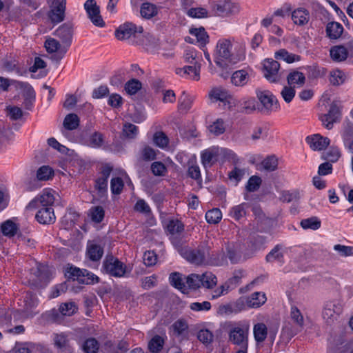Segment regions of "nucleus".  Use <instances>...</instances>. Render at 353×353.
Returning a JSON list of instances; mask_svg holds the SVG:
<instances>
[{"instance_id":"obj_1","label":"nucleus","mask_w":353,"mask_h":353,"mask_svg":"<svg viewBox=\"0 0 353 353\" xmlns=\"http://www.w3.org/2000/svg\"><path fill=\"white\" fill-rule=\"evenodd\" d=\"M73 32L72 26L65 23L54 32V35L59 40L52 37L46 39L44 47L47 52L52 54V60L59 61L65 57L72 44Z\"/></svg>"},{"instance_id":"obj_2","label":"nucleus","mask_w":353,"mask_h":353,"mask_svg":"<svg viewBox=\"0 0 353 353\" xmlns=\"http://www.w3.org/2000/svg\"><path fill=\"white\" fill-rule=\"evenodd\" d=\"M216 54L215 62L222 68H227L229 64H234L241 59V57L234 54L232 41L228 39L219 40L216 47Z\"/></svg>"},{"instance_id":"obj_3","label":"nucleus","mask_w":353,"mask_h":353,"mask_svg":"<svg viewBox=\"0 0 353 353\" xmlns=\"http://www.w3.org/2000/svg\"><path fill=\"white\" fill-rule=\"evenodd\" d=\"M256 95L260 102L257 107V110L260 112L269 114L279 109V104L278 100L270 90L257 88L256 90Z\"/></svg>"},{"instance_id":"obj_4","label":"nucleus","mask_w":353,"mask_h":353,"mask_svg":"<svg viewBox=\"0 0 353 353\" xmlns=\"http://www.w3.org/2000/svg\"><path fill=\"white\" fill-rule=\"evenodd\" d=\"M249 326L237 325L232 327L229 332V341L239 347L248 348Z\"/></svg>"},{"instance_id":"obj_5","label":"nucleus","mask_w":353,"mask_h":353,"mask_svg":"<svg viewBox=\"0 0 353 353\" xmlns=\"http://www.w3.org/2000/svg\"><path fill=\"white\" fill-rule=\"evenodd\" d=\"M210 5L214 14L218 16L234 14L238 13L240 10L239 3L231 0L213 1Z\"/></svg>"},{"instance_id":"obj_6","label":"nucleus","mask_w":353,"mask_h":353,"mask_svg":"<svg viewBox=\"0 0 353 353\" xmlns=\"http://www.w3.org/2000/svg\"><path fill=\"white\" fill-rule=\"evenodd\" d=\"M343 309V304L339 301L327 302L324 305L322 314L325 323L328 325L334 323L342 313Z\"/></svg>"},{"instance_id":"obj_7","label":"nucleus","mask_w":353,"mask_h":353,"mask_svg":"<svg viewBox=\"0 0 353 353\" xmlns=\"http://www.w3.org/2000/svg\"><path fill=\"white\" fill-rule=\"evenodd\" d=\"M280 63L273 59H267L263 63V72L265 78L271 83H278L282 78V72H279Z\"/></svg>"},{"instance_id":"obj_8","label":"nucleus","mask_w":353,"mask_h":353,"mask_svg":"<svg viewBox=\"0 0 353 353\" xmlns=\"http://www.w3.org/2000/svg\"><path fill=\"white\" fill-rule=\"evenodd\" d=\"M182 255L190 263L201 265L210 256V250L207 246H199L197 249L185 250Z\"/></svg>"},{"instance_id":"obj_9","label":"nucleus","mask_w":353,"mask_h":353,"mask_svg":"<svg viewBox=\"0 0 353 353\" xmlns=\"http://www.w3.org/2000/svg\"><path fill=\"white\" fill-rule=\"evenodd\" d=\"M103 266L108 274L114 277L123 276L126 272V265L112 256H107Z\"/></svg>"},{"instance_id":"obj_10","label":"nucleus","mask_w":353,"mask_h":353,"mask_svg":"<svg viewBox=\"0 0 353 353\" xmlns=\"http://www.w3.org/2000/svg\"><path fill=\"white\" fill-rule=\"evenodd\" d=\"M105 243L101 239L88 241L86 245V257L97 262L101 260L104 253Z\"/></svg>"},{"instance_id":"obj_11","label":"nucleus","mask_w":353,"mask_h":353,"mask_svg":"<svg viewBox=\"0 0 353 353\" xmlns=\"http://www.w3.org/2000/svg\"><path fill=\"white\" fill-rule=\"evenodd\" d=\"M66 0H50L48 16L54 23H59L65 19Z\"/></svg>"},{"instance_id":"obj_12","label":"nucleus","mask_w":353,"mask_h":353,"mask_svg":"<svg viewBox=\"0 0 353 353\" xmlns=\"http://www.w3.org/2000/svg\"><path fill=\"white\" fill-rule=\"evenodd\" d=\"M143 28H137L134 24L127 23L120 26L115 32V36L119 40H124L141 35Z\"/></svg>"},{"instance_id":"obj_13","label":"nucleus","mask_w":353,"mask_h":353,"mask_svg":"<svg viewBox=\"0 0 353 353\" xmlns=\"http://www.w3.org/2000/svg\"><path fill=\"white\" fill-rule=\"evenodd\" d=\"M84 8L92 23L98 27H103L105 22L100 14L99 6L95 0H87L84 3Z\"/></svg>"},{"instance_id":"obj_14","label":"nucleus","mask_w":353,"mask_h":353,"mask_svg":"<svg viewBox=\"0 0 353 353\" xmlns=\"http://www.w3.org/2000/svg\"><path fill=\"white\" fill-rule=\"evenodd\" d=\"M341 115V107L337 103L333 102L330 105L328 113L321 117V121L327 129L330 130L333 127V123L340 120Z\"/></svg>"},{"instance_id":"obj_15","label":"nucleus","mask_w":353,"mask_h":353,"mask_svg":"<svg viewBox=\"0 0 353 353\" xmlns=\"http://www.w3.org/2000/svg\"><path fill=\"white\" fill-rule=\"evenodd\" d=\"M167 230L171 235L170 239L175 247H180L181 241L176 236L184 230V225L177 219H171L167 225Z\"/></svg>"},{"instance_id":"obj_16","label":"nucleus","mask_w":353,"mask_h":353,"mask_svg":"<svg viewBox=\"0 0 353 353\" xmlns=\"http://www.w3.org/2000/svg\"><path fill=\"white\" fill-rule=\"evenodd\" d=\"M348 48L343 46H335L330 48V54L332 59L336 62L345 61L349 54V50H353V41L348 43Z\"/></svg>"},{"instance_id":"obj_17","label":"nucleus","mask_w":353,"mask_h":353,"mask_svg":"<svg viewBox=\"0 0 353 353\" xmlns=\"http://www.w3.org/2000/svg\"><path fill=\"white\" fill-rule=\"evenodd\" d=\"M305 141L313 150H324L330 144V139L327 137H324L320 135L319 134H315L312 136L307 137Z\"/></svg>"},{"instance_id":"obj_18","label":"nucleus","mask_w":353,"mask_h":353,"mask_svg":"<svg viewBox=\"0 0 353 353\" xmlns=\"http://www.w3.org/2000/svg\"><path fill=\"white\" fill-rule=\"evenodd\" d=\"M48 267L43 265H37L36 268L31 269L32 280L36 285L46 283L48 279Z\"/></svg>"},{"instance_id":"obj_19","label":"nucleus","mask_w":353,"mask_h":353,"mask_svg":"<svg viewBox=\"0 0 353 353\" xmlns=\"http://www.w3.org/2000/svg\"><path fill=\"white\" fill-rule=\"evenodd\" d=\"M35 218L41 224H51L56 219L54 209L52 207L41 208L36 214Z\"/></svg>"},{"instance_id":"obj_20","label":"nucleus","mask_w":353,"mask_h":353,"mask_svg":"<svg viewBox=\"0 0 353 353\" xmlns=\"http://www.w3.org/2000/svg\"><path fill=\"white\" fill-rule=\"evenodd\" d=\"M286 79L288 85L294 88L296 87H302L305 84L306 80L305 76L303 72L295 70H291L287 75Z\"/></svg>"},{"instance_id":"obj_21","label":"nucleus","mask_w":353,"mask_h":353,"mask_svg":"<svg viewBox=\"0 0 353 353\" xmlns=\"http://www.w3.org/2000/svg\"><path fill=\"white\" fill-rule=\"evenodd\" d=\"M112 172V168L105 166L103 168L101 175L99 176L95 183V188L99 192H104L108 188V180Z\"/></svg>"},{"instance_id":"obj_22","label":"nucleus","mask_w":353,"mask_h":353,"mask_svg":"<svg viewBox=\"0 0 353 353\" xmlns=\"http://www.w3.org/2000/svg\"><path fill=\"white\" fill-rule=\"evenodd\" d=\"M292 19L295 24L303 26L309 21L310 12L306 9L298 8L292 13Z\"/></svg>"},{"instance_id":"obj_23","label":"nucleus","mask_w":353,"mask_h":353,"mask_svg":"<svg viewBox=\"0 0 353 353\" xmlns=\"http://www.w3.org/2000/svg\"><path fill=\"white\" fill-rule=\"evenodd\" d=\"M247 299L248 301V307L258 308L266 302L267 297L264 292H256L247 296Z\"/></svg>"},{"instance_id":"obj_24","label":"nucleus","mask_w":353,"mask_h":353,"mask_svg":"<svg viewBox=\"0 0 353 353\" xmlns=\"http://www.w3.org/2000/svg\"><path fill=\"white\" fill-rule=\"evenodd\" d=\"M343 32V26L338 22H330L326 27V33L327 37L332 39L339 38Z\"/></svg>"},{"instance_id":"obj_25","label":"nucleus","mask_w":353,"mask_h":353,"mask_svg":"<svg viewBox=\"0 0 353 353\" xmlns=\"http://www.w3.org/2000/svg\"><path fill=\"white\" fill-rule=\"evenodd\" d=\"M209 97L211 99L222 102L228 101L231 98V95L229 94L228 91L222 87L214 88L210 92Z\"/></svg>"},{"instance_id":"obj_26","label":"nucleus","mask_w":353,"mask_h":353,"mask_svg":"<svg viewBox=\"0 0 353 353\" xmlns=\"http://www.w3.org/2000/svg\"><path fill=\"white\" fill-rule=\"evenodd\" d=\"M274 57L276 59H282L288 63L298 62L301 59V56L296 54L290 53L285 49H280L279 50L276 51L274 54Z\"/></svg>"},{"instance_id":"obj_27","label":"nucleus","mask_w":353,"mask_h":353,"mask_svg":"<svg viewBox=\"0 0 353 353\" xmlns=\"http://www.w3.org/2000/svg\"><path fill=\"white\" fill-rule=\"evenodd\" d=\"M189 32L191 35L195 37L196 42L200 46H204L208 42L209 37L204 28H192L190 29Z\"/></svg>"},{"instance_id":"obj_28","label":"nucleus","mask_w":353,"mask_h":353,"mask_svg":"<svg viewBox=\"0 0 353 353\" xmlns=\"http://www.w3.org/2000/svg\"><path fill=\"white\" fill-rule=\"evenodd\" d=\"M54 191L51 189H45L42 193L38 196L39 203L42 205V208L52 207L54 203Z\"/></svg>"},{"instance_id":"obj_29","label":"nucleus","mask_w":353,"mask_h":353,"mask_svg":"<svg viewBox=\"0 0 353 353\" xmlns=\"http://www.w3.org/2000/svg\"><path fill=\"white\" fill-rule=\"evenodd\" d=\"M265 260L268 263L274 261L283 262V246L278 244L266 255Z\"/></svg>"},{"instance_id":"obj_30","label":"nucleus","mask_w":353,"mask_h":353,"mask_svg":"<svg viewBox=\"0 0 353 353\" xmlns=\"http://www.w3.org/2000/svg\"><path fill=\"white\" fill-rule=\"evenodd\" d=\"M253 334L257 343L263 342L268 335L267 326L263 323H258L253 327Z\"/></svg>"},{"instance_id":"obj_31","label":"nucleus","mask_w":353,"mask_h":353,"mask_svg":"<svg viewBox=\"0 0 353 353\" xmlns=\"http://www.w3.org/2000/svg\"><path fill=\"white\" fill-rule=\"evenodd\" d=\"M194 97L183 92L179 98V109L183 112H188L192 105Z\"/></svg>"},{"instance_id":"obj_32","label":"nucleus","mask_w":353,"mask_h":353,"mask_svg":"<svg viewBox=\"0 0 353 353\" xmlns=\"http://www.w3.org/2000/svg\"><path fill=\"white\" fill-rule=\"evenodd\" d=\"M247 203H241L232 207L229 212V216L235 221H240L246 215Z\"/></svg>"},{"instance_id":"obj_33","label":"nucleus","mask_w":353,"mask_h":353,"mask_svg":"<svg viewBox=\"0 0 353 353\" xmlns=\"http://www.w3.org/2000/svg\"><path fill=\"white\" fill-rule=\"evenodd\" d=\"M248 80V74L245 70H241L234 72L231 77L232 83L236 86L245 85Z\"/></svg>"},{"instance_id":"obj_34","label":"nucleus","mask_w":353,"mask_h":353,"mask_svg":"<svg viewBox=\"0 0 353 353\" xmlns=\"http://www.w3.org/2000/svg\"><path fill=\"white\" fill-rule=\"evenodd\" d=\"M63 126L68 130L77 129L79 125V118L74 113L68 114L63 120Z\"/></svg>"},{"instance_id":"obj_35","label":"nucleus","mask_w":353,"mask_h":353,"mask_svg":"<svg viewBox=\"0 0 353 353\" xmlns=\"http://www.w3.org/2000/svg\"><path fill=\"white\" fill-rule=\"evenodd\" d=\"M219 149L217 148L205 150L201 154L202 163L205 167L210 165L214 159L219 154Z\"/></svg>"},{"instance_id":"obj_36","label":"nucleus","mask_w":353,"mask_h":353,"mask_svg":"<svg viewBox=\"0 0 353 353\" xmlns=\"http://www.w3.org/2000/svg\"><path fill=\"white\" fill-rule=\"evenodd\" d=\"M141 88V82L134 78H132L125 83L124 90L128 94L134 95L137 94Z\"/></svg>"},{"instance_id":"obj_37","label":"nucleus","mask_w":353,"mask_h":353,"mask_svg":"<svg viewBox=\"0 0 353 353\" xmlns=\"http://www.w3.org/2000/svg\"><path fill=\"white\" fill-rule=\"evenodd\" d=\"M346 80L345 72L339 70H332L330 73V82L333 85H340Z\"/></svg>"},{"instance_id":"obj_38","label":"nucleus","mask_w":353,"mask_h":353,"mask_svg":"<svg viewBox=\"0 0 353 353\" xmlns=\"http://www.w3.org/2000/svg\"><path fill=\"white\" fill-rule=\"evenodd\" d=\"M170 282L174 288L183 292L186 290V282L184 283L182 275L179 272H173L170 275Z\"/></svg>"},{"instance_id":"obj_39","label":"nucleus","mask_w":353,"mask_h":353,"mask_svg":"<svg viewBox=\"0 0 353 353\" xmlns=\"http://www.w3.org/2000/svg\"><path fill=\"white\" fill-rule=\"evenodd\" d=\"M321 221L316 216H312L301 221V227L305 229L318 230L321 227Z\"/></svg>"},{"instance_id":"obj_40","label":"nucleus","mask_w":353,"mask_h":353,"mask_svg":"<svg viewBox=\"0 0 353 353\" xmlns=\"http://www.w3.org/2000/svg\"><path fill=\"white\" fill-rule=\"evenodd\" d=\"M140 12L143 17L150 19L157 14V8L154 4L144 3L141 7Z\"/></svg>"},{"instance_id":"obj_41","label":"nucleus","mask_w":353,"mask_h":353,"mask_svg":"<svg viewBox=\"0 0 353 353\" xmlns=\"http://www.w3.org/2000/svg\"><path fill=\"white\" fill-rule=\"evenodd\" d=\"M201 279L202 281L201 286L207 288H212L217 283L216 276L210 272H206L202 274L201 275Z\"/></svg>"},{"instance_id":"obj_42","label":"nucleus","mask_w":353,"mask_h":353,"mask_svg":"<svg viewBox=\"0 0 353 353\" xmlns=\"http://www.w3.org/2000/svg\"><path fill=\"white\" fill-rule=\"evenodd\" d=\"M105 212L101 206H93L89 210L91 220L95 223H101L104 218Z\"/></svg>"},{"instance_id":"obj_43","label":"nucleus","mask_w":353,"mask_h":353,"mask_svg":"<svg viewBox=\"0 0 353 353\" xmlns=\"http://www.w3.org/2000/svg\"><path fill=\"white\" fill-rule=\"evenodd\" d=\"M99 278L97 276H96L95 274L85 269H83L81 278L80 279L79 283L85 285H92L99 283Z\"/></svg>"},{"instance_id":"obj_44","label":"nucleus","mask_w":353,"mask_h":353,"mask_svg":"<svg viewBox=\"0 0 353 353\" xmlns=\"http://www.w3.org/2000/svg\"><path fill=\"white\" fill-rule=\"evenodd\" d=\"M82 348L85 353H97L99 344L94 338H89L84 341Z\"/></svg>"},{"instance_id":"obj_45","label":"nucleus","mask_w":353,"mask_h":353,"mask_svg":"<svg viewBox=\"0 0 353 353\" xmlns=\"http://www.w3.org/2000/svg\"><path fill=\"white\" fill-rule=\"evenodd\" d=\"M222 218V212L219 208L208 210L205 214V219L210 224L218 223Z\"/></svg>"},{"instance_id":"obj_46","label":"nucleus","mask_w":353,"mask_h":353,"mask_svg":"<svg viewBox=\"0 0 353 353\" xmlns=\"http://www.w3.org/2000/svg\"><path fill=\"white\" fill-rule=\"evenodd\" d=\"M243 276V270H236L233 273V276L230 278L225 283L229 287L231 290L236 288L241 282V279Z\"/></svg>"},{"instance_id":"obj_47","label":"nucleus","mask_w":353,"mask_h":353,"mask_svg":"<svg viewBox=\"0 0 353 353\" xmlns=\"http://www.w3.org/2000/svg\"><path fill=\"white\" fill-rule=\"evenodd\" d=\"M164 340L159 335L154 336L148 343V348L153 353L159 352L163 346Z\"/></svg>"},{"instance_id":"obj_48","label":"nucleus","mask_w":353,"mask_h":353,"mask_svg":"<svg viewBox=\"0 0 353 353\" xmlns=\"http://www.w3.org/2000/svg\"><path fill=\"white\" fill-rule=\"evenodd\" d=\"M261 166L266 171H274L278 166V159L274 155L268 156L261 162Z\"/></svg>"},{"instance_id":"obj_49","label":"nucleus","mask_w":353,"mask_h":353,"mask_svg":"<svg viewBox=\"0 0 353 353\" xmlns=\"http://www.w3.org/2000/svg\"><path fill=\"white\" fill-rule=\"evenodd\" d=\"M153 142L157 146L163 149L168 146L169 139L164 132H157L153 135Z\"/></svg>"},{"instance_id":"obj_50","label":"nucleus","mask_w":353,"mask_h":353,"mask_svg":"<svg viewBox=\"0 0 353 353\" xmlns=\"http://www.w3.org/2000/svg\"><path fill=\"white\" fill-rule=\"evenodd\" d=\"M1 231L5 236H13L17 233V226L13 221L8 220L2 224Z\"/></svg>"},{"instance_id":"obj_51","label":"nucleus","mask_w":353,"mask_h":353,"mask_svg":"<svg viewBox=\"0 0 353 353\" xmlns=\"http://www.w3.org/2000/svg\"><path fill=\"white\" fill-rule=\"evenodd\" d=\"M78 310L74 302H66L62 303L59 307L60 312L65 316H71L74 314Z\"/></svg>"},{"instance_id":"obj_52","label":"nucleus","mask_w":353,"mask_h":353,"mask_svg":"<svg viewBox=\"0 0 353 353\" xmlns=\"http://www.w3.org/2000/svg\"><path fill=\"white\" fill-rule=\"evenodd\" d=\"M186 285L190 289L196 290L201 287V275L192 274L186 277Z\"/></svg>"},{"instance_id":"obj_53","label":"nucleus","mask_w":353,"mask_h":353,"mask_svg":"<svg viewBox=\"0 0 353 353\" xmlns=\"http://www.w3.org/2000/svg\"><path fill=\"white\" fill-rule=\"evenodd\" d=\"M82 271L83 269H80L74 266H70L67 268L65 274L68 279H72L73 281L77 280L79 283H80Z\"/></svg>"},{"instance_id":"obj_54","label":"nucleus","mask_w":353,"mask_h":353,"mask_svg":"<svg viewBox=\"0 0 353 353\" xmlns=\"http://www.w3.org/2000/svg\"><path fill=\"white\" fill-rule=\"evenodd\" d=\"M139 132L137 126L132 123H125L123 127V133L128 139H134Z\"/></svg>"},{"instance_id":"obj_55","label":"nucleus","mask_w":353,"mask_h":353,"mask_svg":"<svg viewBox=\"0 0 353 353\" xmlns=\"http://www.w3.org/2000/svg\"><path fill=\"white\" fill-rule=\"evenodd\" d=\"M53 175V170L49 166L43 165L37 172V178L39 181H47Z\"/></svg>"},{"instance_id":"obj_56","label":"nucleus","mask_w":353,"mask_h":353,"mask_svg":"<svg viewBox=\"0 0 353 353\" xmlns=\"http://www.w3.org/2000/svg\"><path fill=\"white\" fill-rule=\"evenodd\" d=\"M198 339L205 345H209L213 341V334L207 329H202L197 334Z\"/></svg>"},{"instance_id":"obj_57","label":"nucleus","mask_w":353,"mask_h":353,"mask_svg":"<svg viewBox=\"0 0 353 353\" xmlns=\"http://www.w3.org/2000/svg\"><path fill=\"white\" fill-rule=\"evenodd\" d=\"M23 302L25 303L24 307L26 312H28L32 308L34 307L37 305L38 301L35 295L28 292L24 296Z\"/></svg>"},{"instance_id":"obj_58","label":"nucleus","mask_w":353,"mask_h":353,"mask_svg":"<svg viewBox=\"0 0 353 353\" xmlns=\"http://www.w3.org/2000/svg\"><path fill=\"white\" fill-rule=\"evenodd\" d=\"M129 349V344L125 341H119L117 345L110 346L106 350V353H126Z\"/></svg>"},{"instance_id":"obj_59","label":"nucleus","mask_w":353,"mask_h":353,"mask_svg":"<svg viewBox=\"0 0 353 353\" xmlns=\"http://www.w3.org/2000/svg\"><path fill=\"white\" fill-rule=\"evenodd\" d=\"M290 317L294 323L299 327L303 326V316L301 314L300 310L296 307H292L290 312Z\"/></svg>"},{"instance_id":"obj_60","label":"nucleus","mask_w":353,"mask_h":353,"mask_svg":"<svg viewBox=\"0 0 353 353\" xmlns=\"http://www.w3.org/2000/svg\"><path fill=\"white\" fill-rule=\"evenodd\" d=\"M295 93L296 91L294 88L290 85H285L282 89L281 92V95L283 97V100L286 103H289L292 101L293 98L295 96Z\"/></svg>"},{"instance_id":"obj_61","label":"nucleus","mask_w":353,"mask_h":353,"mask_svg":"<svg viewBox=\"0 0 353 353\" xmlns=\"http://www.w3.org/2000/svg\"><path fill=\"white\" fill-rule=\"evenodd\" d=\"M209 130L211 133L216 136L223 134L225 130L223 121L217 119L209 126Z\"/></svg>"},{"instance_id":"obj_62","label":"nucleus","mask_w":353,"mask_h":353,"mask_svg":"<svg viewBox=\"0 0 353 353\" xmlns=\"http://www.w3.org/2000/svg\"><path fill=\"white\" fill-rule=\"evenodd\" d=\"M123 181L120 177H115L111 179L110 188L112 194H120L123 190Z\"/></svg>"},{"instance_id":"obj_63","label":"nucleus","mask_w":353,"mask_h":353,"mask_svg":"<svg viewBox=\"0 0 353 353\" xmlns=\"http://www.w3.org/2000/svg\"><path fill=\"white\" fill-rule=\"evenodd\" d=\"M248 307V301L247 297H241L237 299L231 306L232 311L239 312Z\"/></svg>"},{"instance_id":"obj_64","label":"nucleus","mask_w":353,"mask_h":353,"mask_svg":"<svg viewBox=\"0 0 353 353\" xmlns=\"http://www.w3.org/2000/svg\"><path fill=\"white\" fill-rule=\"evenodd\" d=\"M342 137L343 143L353 141V123H347L344 125Z\"/></svg>"}]
</instances>
